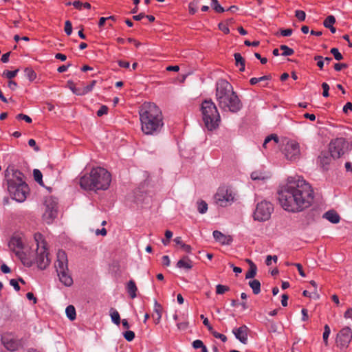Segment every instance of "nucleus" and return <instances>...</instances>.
I'll use <instances>...</instances> for the list:
<instances>
[{"label":"nucleus","instance_id":"1","mask_svg":"<svg viewBox=\"0 0 352 352\" xmlns=\"http://www.w3.org/2000/svg\"><path fill=\"white\" fill-rule=\"evenodd\" d=\"M314 192L311 186L300 177H289L286 186L278 193L282 208L290 212H299L311 206Z\"/></svg>","mask_w":352,"mask_h":352},{"label":"nucleus","instance_id":"2","mask_svg":"<svg viewBox=\"0 0 352 352\" xmlns=\"http://www.w3.org/2000/svg\"><path fill=\"white\" fill-rule=\"evenodd\" d=\"M141 129L145 135H156L164 126L160 108L153 102H144L139 110Z\"/></svg>","mask_w":352,"mask_h":352},{"label":"nucleus","instance_id":"3","mask_svg":"<svg viewBox=\"0 0 352 352\" xmlns=\"http://www.w3.org/2000/svg\"><path fill=\"white\" fill-rule=\"evenodd\" d=\"M216 96L219 107L224 111L236 113L242 107V103L232 85L226 80L217 81Z\"/></svg>","mask_w":352,"mask_h":352},{"label":"nucleus","instance_id":"4","mask_svg":"<svg viewBox=\"0 0 352 352\" xmlns=\"http://www.w3.org/2000/svg\"><path fill=\"white\" fill-rule=\"evenodd\" d=\"M111 175L104 168H93L89 175L80 179V186L85 190H105L111 184Z\"/></svg>","mask_w":352,"mask_h":352},{"label":"nucleus","instance_id":"5","mask_svg":"<svg viewBox=\"0 0 352 352\" xmlns=\"http://www.w3.org/2000/svg\"><path fill=\"white\" fill-rule=\"evenodd\" d=\"M201 111L205 126L212 131L219 126L220 115L215 104L211 100H206L201 103Z\"/></svg>","mask_w":352,"mask_h":352},{"label":"nucleus","instance_id":"6","mask_svg":"<svg viewBox=\"0 0 352 352\" xmlns=\"http://www.w3.org/2000/svg\"><path fill=\"white\" fill-rule=\"evenodd\" d=\"M5 179L7 182L8 190L12 198L18 202L25 200L29 192V187L26 183L15 184L14 180L10 177V170L5 171Z\"/></svg>","mask_w":352,"mask_h":352},{"label":"nucleus","instance_id":"7","mask_svg":"<svg viewBox=\"0 0 352 352\" xmlns=\"http://www.w3.org/2000/svg\"><path fill=\"white\" fill-rule=\"evenodd\" d=\"M34 239L37 244L36 263L39 269L45 270L50 264L46 242L43 236L40 233L35 234Z\"/></svg>","mask_w":352,"mask_h":352},{"label":"nucleus","instance_id":"8","mask_svg":"<svg viewBox=\"0 0 352 352\" xmlns=\"http://www.w3.org/2000/svg\"><path fill=\"white\" fill-rule=\"evenodd\" d=\"M235 191L229 186H221L214 195L215 203L221 207L230 206L236 200Z\"/></svg>","mask_w":352,"mask_h":352},{"label":"nucleus","instance_id":"9","mask_svg":"<svg viewBox=\"0 0 352 352\" xmlns=\"http://www.w3.org/2000/svg\"><path fill=\"white\" fill-rule=\"evenodd\" d=\"M274 207L270 201L263 200L256 204L253 214L254 219L258 221H265L270 218Z\"/></svg>","mask_w":352,"mask_h":352},{"label":"nucleus","instance_id":"10","mask_svg":"<svg viewBox=\"0 0 352 352\" xmlns=\"http://www.w3.org/2000/svg\"><path fill=\"white\" fill-rule=\"evenodd\" d=\"M44 205L45 209L43 214V219L47 224H50L57 217V201L55 198L48 197L45 199Z\"/></svg>","mask_w":352,"mask_h":352},{"label":"nucleus","instance_id":"11","mask_svg":"<svg viewBox=\"0 0 352 352\" xmlns=\"http://www.w3.org/2000/svg\"><path fill=\"white\" fill-rule=\"evenodd\" d=\"M349 143L344 138H338L332 140L329 144V152L331 157L336 159L340 158L347 151Z\"/></svg>","mask_w":352,"mask_h":352},{"label":"nucleus","instance_id":"12","mask_svg":"<svg viewBox=\"0 0 352 352\" xmlns=\"http://www.w3.org/2000/svg\"><path fill=\"white\" fill-rule=\"evenodd\" d=\"M283 152L287 160L296 161L300 156V145L294 140H289L285 144Z\"/></svg>","mask_w":352,"mask_h":352},{"label":"nucleus","instance_id":"13","mask_svg":"<svg viewBox=\"0 0 352 352\" xmlns=\"http://www.w3.org/2000/svg\"><path fill=\"white\" fill-rule=\"evenodd\" d=\"M352 339V331L349 327L342 328L338 333L336 342L341 349L347 348Z\"/></svg>","mask_w":352,"mask_h":352},{"label":"nucleus","instance_id":"14","mask_svg":"<svg viewBox=\"0 0 352 352\" xmlns=\"http://www.w3.org/2000/svg\"><path fill=\"white\" fill-rule=\"evenodd\" d=\"M232 331L236 339L242 344H246L248 343L249 328L246 325L243 324L239 327L234 328Z\"/></svg>","mask_w":352,"mask_h":352},{"label":"nucleus","instance_id":"15","mask_svg":"<svg viewBox=\"0 0 352 352\" xmlns=\"http://www.w3.org/2000/svg\"><path fill=\"white\" fill-rule=\"evenodd\" d=\"M67 256L66 253L63 250H58L57 252V261L55 264L56 272H63L68 270Z\"/></svg>","mask_w":352,"mask_h":352},{"label":"nucleus","instance_id":"16","mask_svg":"<svg viewBox=\"0 0 352 352\" xmlns=\"http://www.w3.org/2000/svg\"><path fill=\"white\" fill-rule=\"evenodd\" d=\"M8 248L10 251L15 253L16 256L20 254L23 252V244L21 239L19 236H14L11 237L8 242Z\"/></svg>","mask_w":352,"mask_h":352},{"label":"nucleus","instance_id":"17","mask_svg":"<svg viewBox=\"0 0 352 352\" xmlns=\"http://www.w3.org/2000/svg\"><path fill=\"white\" fill-rule=\"evenodd\" d=\"M2 343L8 350L11 351L17 350L20 346V342L10 335L4 336L2 338Z\"/></svg>","mask_w":352,"mask_h":352},{"label":"nucleus","instance_id":"18","mask_svg":"<svg viewBox=\"0 0 352 352\" xmlns=\"http://www.w3.org/2000/svg\"><path fill=\"white\" fill-rule=\"evenodd\" d=\"M212 235L214 239L222 245H230L232 241L230 236H226L219 230H214Z\"/></svg>","mask_w":352,"mask_h":352},{"label":"nucleus","instance_id":"19","mask_svg":"<svg viewBox=\"0 0 352 352\" xmlns=\"http://www.w3.org/2000/svg\"><path fill=\"white\" fill-rule=\"evenodd\" d=\"M58 276L59 277L60 281L65 286L69 287L73 283V279L72 276L69 274V271L65 270L63 272H57Z\"/></svg>","mask_w":352,"mask_h":352},{"label":"nucleus","instance_id":"20","mask_svg":"<svg viewBox=\"0 0 352 352\" xmlns=\"http://www.w3.org/2000/svg\"><path fill=\"white\" fill-rule=\"evenodd\" d=\"M323 217L332 223H338L340 219L339 214L334 210H329L326 212L324 214Z\"/></svg>","mask_w":352,"mask_h":352},{"label":"nucleus","instance_id":"21","mask_svg":"<svg viewBox=\"0 0 352 352\" xmlns=\"http://www.w3.org/2000/svg\"><path fill=\"white\" fill-rule=\"evenodd\" d=\"M176 265L178 268H184L188 270L192 267V262L188 256H184L177 261Z\"/></svg>","mask_w":352,"mask_h":352},{"label":"nucleus","instance_id":"22","mask_svg":"<svg viewBox=\"0 0 352 352\" xmlns=\"http://www.w3.org/2000/svg\"><path fill=\"white\" fill-rule=\"evenodd\" d=\"M8 170H10V177L14 180L15 184L25 183L23 180V175L21 171L14 169Z\"/></svg>","mask_w":352,"mask_h":352},{"label":"nucleus","instance_id":"23","mask_svg":"<svg viewBox=\"0 0 352 352\" xmlns=\"http://www.w3.org/2000/svg\"><path fill=\"white\" fill-rule=\"evenodd\" d=\"M278 141V138L276 135L272 134L267 138H265L264 142L263 144V147L267 148V146L274 147Z\"/></svg>","mask_w":352,"mask_h":352},{"label":"nucleus","instance_id":"24","mask_svg":"<svg viewBox=\"0 0 352 352\" xmlns=\"http://www.w3.org/2000/svg\"><path fill=\"white\" fill-rule=\"evenodd\" d=\"M20 254L21 255L17 254L16 256L21 260L22 263L26 267H31L33 264V260L23 251L21 252Z\"/></svg>","mask_w":352,"mask_h":352},{"label":"nucleus","instance_id":"25","mask_svg":"<svg viewBox=\"0 0 352 352\" xmlns=\"http://www.w3.org/2000/svg\"><path fill=\"white\" fill-rule=\"evenodd\" d=\"M138 288L135 282L132 280H129L127 283V292L131 298H135L137 296L136 292Z\"/></svg>","mask_w":352,"mask_h":352},{"label":"nucleus","instance_id":"26","mask_svg":"<svg viewBox=\"0 0 352 352\" xmlns=\"http://www.w3.org/2000/svg\"><path fill=\"white\" fill-rule=\"evenodd\" d=\"M249 285L255 295H257L261 292V283L259 280L256 279L250 280L249 282Z\"/></svg>","mask_w":352,"mask_h":352},{"label":"nucleus","instance_id":"27","mask_svg":"<svg viewBox=\"0 0 352 352\" xmlns=\"http://www.w3.org/2000/svg\"><path fill=\"white\" fill-rule=\"evenodd\" d=\"M268 177L265 173L261 171H254L251 174V178L253 180H265Z\"/></svg>","mask_w":352,"mask_h":352},{"label":"nucleus","instance_id":"28","mask_svg":"<svg viewBox=\"0 0 352 352\" xmlns=\"http://www.w3.org/2000/svg\"><path fill=\"white\" fill-rule=\"evenodd\" d=\"M65 313H66L67 317L70 320H74L76 318V309L73 305L67 306L65 309Z\"/></svg>","mask_w":352,"mask_h":352},{"label":"nucleus","instance_id":"29","mask_svg":"<svg viewBox=\"0 0 352 352\" xmlns=\"http://www.w3.org/2000/svg\"><path fill=\"white\" fill-rule=\"evenodd\" d=\"M256 270L257 267L256 265L253 262H251L250 267L245 274V278L249 279L254 278L256 274Z\"/></svg>","mask_w":352,"mask_h":352},{"label":"nucleus","instance_id":"30","mask_svg":"<svg viewBox=\"0 0 352 352\" xmlns=\"http://www.w3.org/2000/svg\"><path fill=\"white\" fill-rule=\"evenodd\" d=\"M318 158L320 164L322 166L323 168H325L326 166L330 164L331 157H329L327 153H322Z\"/></svg>","mask_w":352,"mask_h":352},{"label":"nucleus","instance_id":"31","mask_svg":"<svg viewBox=\"0 0 352 352\" xmlns=\"http://www.w3.org/2000/svg\"><path fill=\"white\" fill-rule=\"evenodd\" d=\"M110 316L111 320L114 324L118 325L120 323V316L118 311L113 309H111Z\"/></svg>","mask_w":352,"mask_h":352},{"label":"nucleus","instance_id":"32","mask_svg":"<svg viewBox=\"0 0 352 352\" xmlns=\"http://www.w3.org/2000/svg\"><path fill=\"white\" fill-rule=\"evenodd\" d=\"M25 76L30 81H33L36 78V72L30 67H27L24 69Z\"/></svg>","mask_w":352,"mask_h":352},{"label":"nucleus","instance_id":"33","mask_svg":"<svg viewBox=\"0 0 352 352\" xmlns=\"http://www.w3.org/2000/svg\"><path fill=\"white\" fill-rule=\"evenodd\" d=\"M197 210L201 214H205L208 210V204L205 201H197Z\"/></svg>","mask_w":352,"mask_h":352},{"label":"nucleus","instance_id":"34","mask_svg":"<svg viewBox=\"0 0 352 352\" xmlns=\"http://www.w3.org/2000/svg\"><path fill=\"white\" fill-rule=\"evenodd\" d=\"M211 7L218 13H222L225 11L224 8L219 3L217 0H211Z\"/></svg>","mask_w":352,"mask_h":352},{"label":"nucleus","instance_id":"35","mask_svg":"<svg viewBox=\"0 0 352 352\" xmlns=\"http://www.w3.org/2000/svg\"><path fill=\"white\" fill-rule=\"evenodd\" d=\"M33 176L34 178V180L38 183L40 185L43 186V175L42 173L38 169H34L33 170Z\"/></svg>","mask_w":352,"mask_h":352},{"label":"nucleus","instance_id":"36","mask_svg":"<svg viewBox=\"0 0 352 352\" xmlns=\"http://www.w3.org/2000/svg\"><path fill=\"white\" fill-rule=\"evenodd\" d=\"M280 49L283 50V53L281 54V55L284 56H292L294 53L293 49L285 45H280Z\"/></svg>","mask_w":352,"mask_h":352},{"label":"nucleus","instance_id":"37","mask_svg":"<svg viewBox=\"0 0 352 352\" xmlns=\"http://www.w3.org/2000/svg\"><path fill=\"white\" fill-rule=\"evenodd\" d=\"M336 23V18L333 15L328 16L324 21L323 25L325 28H328L333 26Z\"/></svg>","mask_w":352,"mask_h":352},{"label":"nucleus","instance_id":"38","mask_svg":"<svg viewBox=\"0 0 352 352\" xmlns=\"http://www.w3.org/2000/svg\"><path fill=\"white\" fill-rule=\"evenodd\" d=\"M331 333L330 327L328 324H325L324 327V332L322 335L323 342L326 346L328 345V338Z\"/></svg>","mask_w":352,"mask_h":352},{"label":"nucleus","instance_id":"39","mask_svg":"<svg viewBox=\"0 0 352 352\" xmlns=\"http://www.w3.org/2000/svg\"><path fill=\"white\" fill-rule=\"evenodd\" d=\"M229 289H230L229 287H228L226 285H223L219 284L216 286L217 294H223L226 292L229 291Z\"/></svg>","mask_w":352,"mask_h":352},{"label":"nucleus","instance_id":"40","mask_svg":"<svg viewBox=\"0 0 352 352\" xmlns=\"http://www.w3.org/2000/svg\"><path fill=\"white\" fill-rule=\"evenodd\" d=\"M330 52L333 55L334 58L337 60H341L343 58V56L339 52L338 48L333 47L331 50Z\"/></svg>","mask_w":352,"mask_h":352},{"label":"nucleus","instance_id":"41","mask_svg":"<svg viewBox=\"0 0 352 352\" xmlns=\"http://www.w3.org/2000/svg\"><path fill=\"white\" fill-rule=\"evenodd\" d=\"M154 311L157 315V320H160L162 317V306L157 302V300H155L154 303Z\"/></svg>","mask_w":352,"mask_h":352},{"label":"nucleus","instance_id":"42","mask_svg":"<svg viewBox=\"0 0 352 352\" xmlns=\"http://www.w3.org/2000/svg\"><path fill=\"white\" fill-rule=\"evenodd\" d=\"M124 338L126 339V340L131 342L135 338V333L132 331H126L123 333Z\"/></svg>","mask_w":352,"mask_h":352},{"label":"nucleus","instance_id":"43","mask_svg":"<svg viewBox=\"0 0 352 352\" xmlns=\"http://www.w3.org/2000/svg\"><path fill=\"white\" fill-rule=\"evenodd\" d=\"M19 72V69H16L14 71L6 70L3 72V76H5L8 79H12L16 76Z\"/></svg>","mask_w":352,"mask_h":352},{"label":"nucleus","instance_id":"44","mask_svg":"<svg viewBox=\"0 0 352 352\" xmlns=\"http://www.w3.org/2000/svg\"><path fill=\"white\" fill-rule=\"evenodd\" d=\"M236 65H243V63H245V59L242 57L241 54L235 53L234 54Z\"/></svg>","mask_w":352,"mask_h":352},{"label":"nucleus","instance_id":"45","mask_svg":"<svg viewBox=\"0 0 352 352\" xmlns=\"http://www.w3.org/2000/svg\"><path fill=\"white\" fill-rule=\"evenodd\" d=\"M295 16L300 21H303L305 20V18H306V14L304 11L302 10H296L295 11Z\"/></svg>","mask_w":352,"mask_h":352},{"label":"nucleus","instance_id":"46","mask_svg":"<svg viewBox=\"0 0 352 352\" xmlns=\"http://www.w3.org/2000/svg\"><path fill=\"white\" fill-rule=\"evenodd\" d=\"M211 333L212 334V336L216 338H219V339H221L222 342H226L227 341V337L222 334V333H220L214 330H213Z\"/></svg>","mask_w":352,"mask_h":352},{"label":"nucleus","instance_id":"47","mask_svg":"<svg viewBox=\"0 0 352 352\" xmlns=\"http://www.w3.org/2000/svg\"><path fill=\"white\" fill-rule=\"evenodd\" d=\"M65 32L68 36L72 32V25L69 21H66L65 23Z\"/></svg>","mask_w":352,"mask_h":352},{"label":"nucleus","instance_id":"48","mask_svg":"<svg viewBox=\"0 0 352 352\" xmlns=\"http://www.w3.org/2000/svg\"><path fill=\"white\" fill-rule=\"evenodd\" d=\"M314 60H317V66L322 69L324 64V58L322 56H316Z\"/></svg>","mask_w":352,"mask_h":352},{"label":"nucleus","instance_id":"49","mask_svg":"<svg viewBox=\"0 0 352 352\" xmlns=\"http://www.w3.org/2000/svg\"><path fill=\"white\" fill-rule=\"evenodd\" d=\"M95 84H96V80H93L89 85H88L85 87H84V89L82 91V94L84 95V94H86L88 92L91 91L93 89Z\"/></svg>","mask_w":352,"mask_h":352},{"label":"nucleus","instance_id":"50","mask_svg":"<svg viewBox=\"0 0 352 352\" xmlns=\"http://www.w3.org/2000/svg\"><path fill=\"white\" fill-rule=\"evenodd\" d=\"M108 113V107L105 105H102L97 111V116L101 117Z\"/></svg>","mask_w":352,"mask_h":352},{"label":"nucleus","instance_id":"51","mask_svg":"<svg viewBox=\"0 0 352 352\" xmlns=\"http://www.w3.org/2000/svg\"><path fill=\"white\" fill-rule=\"evenodd\" d=\"M16 118L17 120H25L28 123H31L32 122V118L30 116L23 113L18 114Z\"/></svg>","mask_w":352,"mask_h":352},{"label":"nucleus","instance_id":"52","mask_svg":"<svg viewBox=\"0 0 352 352\" xmlns=\"http://www.w3.org/2000/svg\"><path fill=\"white\" fill-rule=\"evenodd\" d=\"M201 318L203 319V324L208 328V331L211 333L214 329L210 325L209 320L207 318H205L204 315H201Z\"/></svg>","mask_w":352,"mask_h":352},{"label":"nucleus","instance_id":"53","mask_svg":"<svg viewBox=\"0 0 352 352\" xmlns=\"http://www.w3.org/2000/svg\"><path fill=\"white\" fill-rule=\"evenodd\" d=\"M322 88L323 89L322 96L324 97H328L329 96V86L327 82H323L322 84Z\"/></svg>","mask_w":352,"mask_h":352},{"label":"nucleus","instance_id":"54","mask_svg":"<svg viewBox=\"0 0 352 352\" xmlns=\"http://www.w3.org/2000/svg\"><path fill=\"white\" fill-rule=\"evenodd\" d=\"M272 260L274 261V263H276L277 260H278L277 256H276V255H274V256L268 255L266 257V260H265L266 265H270L272 264Z\"/></svg>","mask_w":352,"mask_h":352},{"label":"nucleus","instance_id":"55","mask_svg":"<svg viewBox=\"0 0 352 352\" xmlns=\"http://www.w3.org/2000/svg\"><path fill=\"white\" fill-rule=\"evenodd\" d=\"M192 346L194 349H201L202 346H204V342L200 340H195L192 342Z\"/></svg>","mask_w":352,"mask_h":352},{"label":"nucleus","instance_id":"56","mask_svg":"<svg viewBox=\"0 0 352 352\" xmlns=\"http://www.w3.org/2000/svg\"><path fill=\"white\" fill-rule=\"evenodd\" d=\"M10 285H12L14 289L16 290V291H19L20 290V286L19 285V283H18V280H15V279H11L10 280Z\"/></svg>","mask_w":352,"mask_h":352},{"label":"nucleus","instance_id":"57","mask_svg":"<svg viewBox=\"0 0 352 352\" xmlns=\"http://www.w3.org/2000/svg\"><path fill=\"white\" fill-rule=\"evenodd\" d=\"M346 67H347V65L345 63H336L334 65V69L337 72L341 71L342 69H344Z\"/></svg>","mask_w":352,"mask_h":352},{"label":"nucleus","instance_id":"58","mask_svg":"<svg viewBox=\"0 0 352 352\" xmlns=\"http://www.w3.org/2000/svg\"><path fill=\"white\" fill-rule=\"evenodd\" d=\"M352 111V103L350 102H348L345 104V105L343 107V111L345 113H348L349 111Z\"/></svg>","mask_w":352,"mask_h":352},{"label":"nucleus","instance_id":"59","mask_svg":"<svg viewBox=\"0 0 352 352\" xmlns=\"http://www.w3.org/2000/svg\"><path fill=\"white\" fill-rule=\"evenodd\" d=\"M71 65H72L71 63H69L67 65H63L58 67L57 71L59 73H63V72H66Z\"/></svg>","mask_w":352,"mask_h":352},{"label":"nucleus","instance_id":"60","mask_svg":"<svg viewBox=\"0 0 352 352\" xmlns=\"http://www.w3.org/2000/svg\"><path fill=\"white\" fill-rule=\"evenodd\" d=\"M28 144L30 146L34 147L35 151L40 150L39 147L36 145V141L34 139H30L28 140Z\"/></svg>","mask_w":352,"mask_h":352},{"label":"nucleus","instance_id":"61","mask_svg":"<svg viewBox=\"0 0 352 352\" xmlns=\"http://www.w3.org/2000/svg\"><path fill=\"white\" fill-rule=\"evenodd\" d=\"M292 34V29H285L280 31V34L283 36H289Z\"/></svg>","mask_w":352,"mask_h":352},{"label":"nucleus","instance_id":"62","mask_svg":"<svg viewBox=\"0 0 352 352\" xmlns=\"http://www.w3.org/2000/svg\"><path fill=\"white\" fill-rule=\"evenodd\" d=\"M301 313H302V321H307V320H308V319H309V316H308V311H307V309H302L301 310Z\"/></svg>","mask_w":352,"mask_h":352},{"label":"nucleus","instance_id":"63","mask_svg":"<svg viewBox=\"0 0 352 352\" xmlns=\"http://www.w3.org/2000/svg\"><path fill=\"white\" fill-rule=\"evenodd\" d=\"M162 264L165 266H169L170 265V258L168 257V256H163L162 258Z\"/></svg>","mask_w":352,"mask_h":352},{"label":"nucleus","instance_id":"64","mask_svg":"<svg viewBox=\"0 0 352 352\" xmlns=\"http://www.w3.org/2000/svg\"><path fill=\"white\" fill-rule=\"evenodd\" d=\"M344 316L345 318L352 319V307L345 311Z\"/></svg>","mask_w":352,"mask_h":352}]
</instances>
